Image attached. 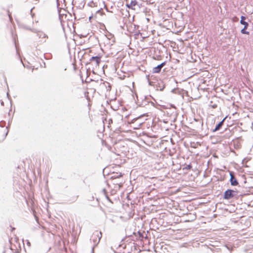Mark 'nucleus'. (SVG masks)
Listing matches in <instances>:
<instances>
[{"label": "nucleus", "instance_id": "1", "mask_svg": "<svg viewBox=\"0 0 253 253\" xmlns=\"http://www.w3.org/2000/svg\"><path fill=\"white\" fill-rule=\"evenodd\" d=\"M101 237V232L97 231L94 232L91 237V239L93 241L94 244H97Z\"/></svg>", "mask_w": 253, "mask_h": 253}, {"label": "nucleus", "instance_id": "2", "mask_svg": "<svg viewBox=\"0 0 253 253\" xmlns=\"http://www.w3.org/2000/svg\"><path fill=\"white\" fill-rule=\"evenodd\" d=\"M233 192L234 191L232 190L229 189L226 190L224 193V198L228 200L233 197Z\"/></svg>", "mask_w": 253, "mask_h": 253}, {"label": "nucleus", "instance_id": "3", "mask_svg": "<svg viewBox=\"0 0 253 253\" xmlns=\"http://www.w3.org/2000/svg\"><path fill=\"white\" fill-rule=\"evenodd\" d=\"M230 182L232 185L236 186L238 184V182L236 178L235 177L234 173L233 172H230Z\"/></svg>", "mask_w": 253, "mask_h": 253}, {"label": "nucleus", "instance_id": "4", "mask_svg": "<svg viewBox=\"0 0 253 253\" xmlns=\"http://www.w3.org/2000/svg\"><path fill=\"white\" fill-rule=\"evenodd\" d=\"M165 65V63L163 62L158 66L154 67L153 69V73H159L160 72L161 69L163 67H164Z\"/></svg>", "mask_w": 253, "mask_h": 253}, {"label": "nucleus", "instance_id": "5", "mask_svg": "<svg viewBox=\"0 0 253 253\" xmlns=\"http://www.w3.org/2000/svg\"><path fill=\"white\" fill-rule=\"evenodd\" d=\"M137 5V2L136 1H132L129 4H127V6L132 9L135 10V7Z\"/></svg>", "mask_w": 253, "mask_h": 253}, {"label": "nucleus", "instance_id": "6", "mask_svg": "<svg viewBox=\"0 0 253 253\" xmlns=\"http://www.w3.org/2000/svg\"><path fill=\"white\" fill-rule=\"evenodd\" d=\"M90 61H95L96 62V64L97 66L99 65V64L100 63V57L98 56H94L92 57L90 59Z\"/></svg>", "mask_w": 253, "mask_h": 253}, {"label": "nucleus", "instance_id": "7", "mask_svg": "<svg viewBox=\"0 0 253 253\" xmlns=\"http://www.w3.org/2000/svg\"><path fill=\"white\" fill-rule=\"evenodd\" d=\"M246 19V17L244 16H242L241 17V21L240 23L242 25H244L245 26V27H248L249 24L247 22L245 21V20Z\"/></svg>", "mask_w": 253, "mask_h": 253}, {"label": "nucleus", "instance_id": "8", "mask_svg": "<svg viewBox=\"0 0 253 253\" xmlns=\"http://www.w3.org/2000/svg\"><path fill=\"white\" fill-rule=\"evenodd\" d=\"M225 118H224L222 121H221L220 122H219L217 125V126H216L215 129H214V131H216V130H218V129H220V128L223 125V122L225 120Z\"/></svg>", "mask_w": 253, "mask_h": 253}, {"label": "nucleus", "instance_id": "9", "mask_svg": "<svg viewBox=\"0 0 253 253\" xmlns=\"http://www.w3.org/2000/svg\"><path fill=\"white\" fill-rule=\"evenodd\" d=\"M78 197H79V196H78V195H73V196H72L70 198V201L71 203L75 202L78 200Z\"/></svg>", "mask_w": 253, "mask_h": 253}, {"label": "nucleus", "instance_id": "10", "mask_svg": "<svg viewBox=\"0 0 253 253\" xmlns=\"http://www.w3.org/2000/svg\"><path fill=\"white\" fill-rule=\"evenodd\" d=\"M248 27H245V26H244V28L242 30H241V33L243 34L249 35V32L246 31V29L248 28Z\"/></svg>", "mask_w": 253, "mask_h": 253}, {"label": "nucleus", "instance_id": "11", "mask_svg": "<svg viewBox=\"0 0 253 253\" xmlns=\"http://www.w3.org/2000/svg\"><path fill=\"white\" fill-rule=\"evenodd\" d=\"M122 176V174L121 173H120L119 174L117 173L116 175H114L113 176H111V178L112 179H115V178L121 177Z\"/></svg>", "mask_w": 253, "mask_h": 253}, {"label": "nucleus", "instance_id": "12", "mask_svg": "<svg viewBox=\"0 0 253 253\" xmlns=\"http://www.w3.org/2000/svg\"><path fill=\"white\" fill-rule=\"evenodd\" d=\"M96 13L99 14L101 16H102L105 14L104 11H103V9H102V8L97 10L96 11Z\"/></svg>", "mask_w": 253, "mask_h": 253}, {"label": "nucleus", "instance_id": "13", "mask_svg": "<svg viewBox=\"0 0 253 253\" xmlns=\"http://www.w3.org/2000/svg\"><path fill=\"white\" fill-rule=\"evenodd\" d=\"M185 169L190 170L192 169V166L191 165H188L185 167Z\"/></svg>", "mask_w": 253, "mask_h": 253}, {"label": "nucleus", "instance_id": "14", "mask_svg": "<svg viewBox=\"0 0 253 253\" xmlns=\"http://www.w3.org/2000/svg\"><path fill=\"white\" fill-rule=\"evenodd\" d=\"M8 15L9 16V18L10 19V21H12V17H11V13L9 12V11H8Z\"/></svg>", "mask_w": 253, "mask_h": 253}]
</instances>
